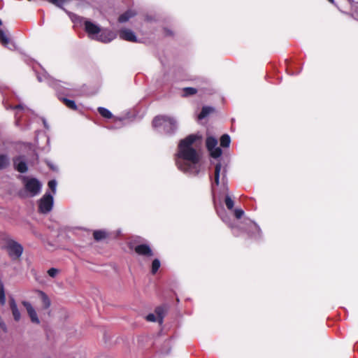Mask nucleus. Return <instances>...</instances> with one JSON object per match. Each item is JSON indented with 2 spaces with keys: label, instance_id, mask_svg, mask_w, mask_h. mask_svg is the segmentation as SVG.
Returning a JSON list of instances; mask_svg holds the SVG:
<instances>
[{
  "label": "nucleus",
  "instance_id": "nucleus-1",
  "mask_svg": "<svg viewBox=\"0 0 358 358\" xmlns=\"http://www.w3.org/2000/svg\"><path fill=\"white\" fill-rule=\"evenodd\" d=\"M198 138L196 135L191 134L181 140L176 156L178 169L190 176L198 175L201 169V156L192 147Z\"/></svg>",
  "mask_w": 358,
  "mask_h": 358
},
{
  "label": "nucleus",
  "instance_id": "nucleus-2",
  "mask_svg": "<svg viewBox=\"0 0 358 358\" xmlns=\"http://www.w3.org/2000/svg\"><path fill=\"white\" fill-rule=\"evenodd\" d=\"M228 181L227 178V170L222 169L220 163H217L215 167L214 180L212 182L211 187L213 194L218 192L220 196L224 195V203L229 210H232L234 206V201L229 194ZM215 201V197L214 196Z\"/></svg>",
  "mask_w": 358,
  "mask_h": 358
},
{
  "label": "nucleus",
  "instance_id": "nucleus-3",
  "mask_svg": "<svg viewBox=\"0 0 358 358\" xmlns=\"http://www.w3.org/2000/svg\"><path fill=\"white\" fill-rule=\"evenodd\" d=\"M152 127L159 132L171 135L177 130V120L173 117L158 115L153 119Z\"/></svg>",
  "mask_w": 358,
  "mask_h": 358
},
{
  "label": "nucleus",
  "instance_id": "nucleus-4",
  "mask_svg": "<svg viewBox=\"0 0 358 358\" xmlns=\"http://www.w3.org/2000/svg\"><path fill=\"white\" fill-rule=\"evenodd\" d=\"M22 180L24 189L29 196H35L41 192L42 184L38 179L28 176H22Z\"/></svg>",
  "mask_w": 358,
  "mask_h": 358
},
{
  "label": "nucleus",
  "instance_id": "nucleus-5",
  "mask_svg": "<svg viewBox=\"0 0 358 358\" xmlns=\"http://www.w3.org/2000/svg\"><path fill=\"white\" fill-rule=\"evenodd\" d=\"M6 250L8 252L9 257L13 260L19 259L23 252V247L22 245L12 239L7 241Z\"/></svg>",
  "mask_w": 358,
  "mask_h": 358
},
{
  "label": "nucleus",
  "instance_id": "nucleus-6",
  "mask_svg": "<svg viewBox=\"0 0 358 358\" xmlns=\"http://www.w3.org/2000/svg\"><path fill=\"white\" fill-rule=\"evenodd\" d=\"M245 226L244 231L251 237L258 238L261 236V229L259 226L250 219H245L243 221Z\"/></svg>",
  "mask_w": 358,
  "mask_h": 358
},
{
  "label": "nucleus",
  "instance_id": "nucleus-7",
  "mask_svg": "<svg viewBox=\"0 0 358 358\" xmlns=\"http://www.w3.org/2000/svg\"><path fill=\"white\" fill-rule=\"evenodd\" d=\"M38 80L39 82H45L48 85H50L53 88L56 90V91L58 93H64L62 88H64V90H69L68 87H64L62 86V82L59 80H55L52 77H50L48 74L44 73L43 75H38L37 76Z\"/></svg>",
  "mask_w": 358,
  "mask_h": 358
},
{
  "label": "nucleus",
  "instance_id": "nucleus-8",
  "mask_svg": "<svg viewBox=\"0 0 358 358\" xmlns=\"http://www.w3.org/2000/svg\"><path fill=\"white\" fill-rule=\"evenodd\" d=\"M206 148L210 155L213 158H218L222 155L221 148L217 147V140L213 136H208L206 141Z\"/></svg>",
  "mask_w": 358,
  "mask_h": 358
},
{
  "label": "nucleus",
  "instance_id": "nucleus-9",
  "mask_svg": "<svg viewBox=\"0 0 358 358\" xmlns=\"http://www.w3.org/2000/svg\"><path fill=\"white\" fill-rule=\"evenodd\" d=\"M53 206V196L46 192L39 201L38 208L42 213H49Z\"/></svg>",
  "mask_w": 358,
  "mask_h": 358
},
{
  "label": "nucleus",
  "instance_id": "nucleus-10",
  "mask_svg": "<svg viewBox=\"0 0 358 358\" xmlns=\"http://www.w3.org/2000/svg\"><path fill=\"white\" fill-rule=\"evenodd\" d=\"M134 251L145 260H150L154 255L152 249L148 244H139L136 245Z\"/></svg>",
  "mask_w": 358,
  "mask_h": 358
},
{
  "label": "nucleus",
  "instance_id": "nucleus-11",
  "mask_svg": "<svg viewBox=\"0 0 358 358\" xmlns=\"http://www.w3.org/2000/svg\"><path fill=\"white\" fill-rule=\"evenodd\" d=\"M82 20H83L85 31L91 38L94 39L96 35H97L101 31V28L97 24L92 22L90 20H85L84 18Z\"/></svg>",
  "mask_w": 358,
  "mask_h": 358
},
{
  "label": "nucleus",
  "instance_id": "nucleus-12",
  "mask_svg": "<svg viewBox=\"0 0 358 358\" xmlns=\"http://www.w3.org/2000/svg\"><path fill=\"white\" fill-rule=\"evenodd\" d=\"M115 38V34L109 30H101L96 35L95 40L107 43L112 41Z\"/></svg>",
  "mask_w": 358,
  "mask_h": 358
},
{
  "label": "nucleus",
  "instance_id": "nucleus-13",
  "mask_svg": "<svg viewBox=\"0 0 358 358\" xmlns=\"http://www.w3.org/2000/svg\"><path fill=\"white\" fill-rule=\"evenodd\" d=\"M13 166L15 169L21 173H24L28 171V166L24 156L20 155L15 157L13 159Z\"/></svg>",
  "mask_w": 358,
  "mask_h": 358
},
{
  "label": "nucleus",
  "instance_id": "nucleus-14",
  "mask_svg": "<svg viewBox=\"0 0 358 358\" xmlns=\"http://www.w3.org/2000/svg\"><path fill=\"white\" fill-rule=\"evenodd\" d=\"M22 304L26 308L27 312L30 317L31 321L33 323L39 324L40 320L38 317L37 313H36L34 308L32 306L31 303L29 301H22Z\"/></svg>",
  "mask_w": 358,
  "mask_h": 358
},
{
  "label": "nucleus",
  "instance_id": "nucleus-15",
  "mask_svg": "<svg viewBox=\"0 0 358 358\" xmlns=\"http://www.w3.org/2000/svg\"><path fill=\"white\" fill-rule=\"evenodd\" d=\"M120 38L122 40L130 41V42H136L137 37L135 35V33L129 29H122L119 32Z\"/></svg>",
  "mask_w": 358,
  "mask_h": 358
},
{
  "label": "nucleus",
  "instance_id": "nucleus-16",
  "mask_svg": "<svg viewBox=\"0 0 358 358\" xmlns=\"http://www.w3.org/2000/svg\"><path fill=\"white\" fill-rule=\"evenodd\" d=\"M0 43L10 50L15 48V44L10 41L8 34L3 29H0Z\"/></svg>",
  "mask_w": 358,
  "mask_h": 358
},
{
  "label": "nucleus",
  "instance_id": "nucleus-17",
  "mask_svg": "<svg viewBox=\"0 0 358 358\" xmlns=\"http://www.w3.org/2000/svg\"><path fill=\"white\" fill-rule=\"evenodd\" d=\"M9 306L15 321H20L21 319V313L17 307L15 300L13 297H10L9 299Z\"/></svg>",
  "mask_w": 358,
  "mask_h": 358
},
{
  "label": "nucleus",
  "instance_id": "nucleus-18",
  "mask_svg": "<svg viewBox=\"0 0 358 358\" xmlns=\"http://www.w3.org/2000/svg\"><path fill=\"white\" fill-rule=\"evenodd\" d=\"M10 165V158L6 153L0 154V171L8 169Z\"/></svg>",
  "mask_w": 358,
  "mask_h": 358
},
{
  "label": "nucleus",
  "instance_id": "nucleus-19",
  "mask_svg": "<svg viewBox=\"0 0 358 358\" xmlns=\"http://www.w3.org/2000/svg\"><path fill=\"white\" fill-rule=\"evenodd\" d=\"M218 215L222 219V220L227 224L229 227L232 229L233 233L235 236H238L239 234L238 231H236V228L234 224H232L230 222L229 217L226 215L224 212H222V213H218Z\"/></svg>",
  "mask_w": 358,
  "mask_h": 358
},
{
  "label": "nucleus",
  "instance_id": "nucleus-20",
  "mask_svg": "<svg viewBox=\"0 0 358 358\" xmlns=\"http://www.w3.org/2000/svg\"><path fill=\"white\" fill-rule=\"evenodd\" d=\"M136 12L133 10H128L125 13L120 15L118 21L121 23L127 22L130 18L136 15Z\"/></svg>",
  "mask_w": 358,
  "mask_h": 358
},
{
  "label": "nucleus",
  "instance_id": "nucleus-21",
  "mask_svg": "<svg viewBox=\"0 0 358 358\" xmlns=\"http://www.w3.org/2000/svg\"><path fill=\"white\" fill-rule=\"evenodd\" d=\"M214 111V108L210 106H203L201 113L198 115V120H201L206 118L210 113Z\"/></svg>",
  "mask_w": 358,
  "mask_h": 358
},
{
  "label": "nucleus",
  "instance_id": "nucleus-22",
  "mask_svg": "<svg viewBox=\"0 0 358 358\" xmlns=\"http://www.w3.org/2000/svg\"><path fill=\"white\" fill-rule=\"evenodd\" d=\"M165 308L162 306L156 308L155 313L157 317V322L161 324L163 322V320L165 315Z\"/></svg>",
  "mask_w": 358,
  "mask_h": 358
},
{
  "label": "nucleus",
  "instance_id": "nucleus-23",
  "mask_svg": "<svg viewBox=\"0 0 358 358\" xmlns=\"http://www.w3.org/2000/svg\"><path fill=\"white\" fill-rule=\"evenodd\" d=\"M58 97L61 101H63V103L66 105V107L74 110H77V105L74 101L68 99L64 97H62L59 95H58Z\"/></svg>",
  "mask_w": 358,
  "mask_h": 358
},
{
  "label": "nucleus",
  "instance_id": "nucleus-24",
  "mask_svg": "<svg viewBox=\"0 0 358 358\" xmlns=\"http://www.w3.org/2000/svg\"><path fill=\"white\" fill-rule=\"evenodd\" d=\"M38 294L41 296L43 308L45 309L48 308L50 306V301L47 294L42 291H38Z\"/></svg>",
  "mask_w": 358,
  "mask_h": 358
},
{
  "label": "nucleus",
  "instance_id": "nucleus-25",
  "mask_svg": "<svg viewBox=\"0 0 358 358\" xmlns=\"http://www.w3.org/2000/svg\"><path fill=\"white\" fill-rule=\"evenodd\" d=\"M231 143V138L228 134H224L220 138V145L222 148H229Z\"/></svg>",
  "mask_w": 358,
  "mask_h": 358
},
{
  "label": "nucleus",
  "instance_id": "nucleus-26",
  "mask_svg": "<svg viewBox=\"0 0 358 358\" xmlns=\"http://www.w3.org/2000/svg\"><path fill=\"white\" fill-rule=\"evenodd\" d=\"M98 111L99 113V114L105 117V118H108V119H110V118H112L113 117V114L112 113L108 110L107 108H103V107H99L98 108Z\"/></svg>",
  "mask_w": 358,
  "mask_h": 358
},
{
  "label": "nucleus",
  "instance_id": "nucleus-27",
  "mask_svg": "<svg viewBox=\"0 0 358 358\" xmlns=\"http://www.w3.org/2000/svg\"><path fill=\"white\" fill-rule=\"evenodd\" d=\"M93 236L95 240L101 241L106 237V233L102 230H97L94 231Z\"/></svg>",
  "mask_w": 358,
  "mask_h": 358
},
{
  "label": "nucleus",
  "instance_id": "nucleus-28",
  "mask_svg": "<svg viewBox=\"0 0 358 358\" xmlns=\"http://www.w3.org/2000/svg\"><path fill=\"white\" fill-rule=\"evenodd\" d=\"M160 266H161V263H160L159 259H153V261L152 262V268H151L152 273L155 274L157 272V271L159 270Z\"/></svg>",
  "mask_w": 358,
  "mask_h": 358
},
{
  "label": "nucleus",
  "instance_id": "nucleus-29",
  "mask_svg": "<svg viewBox=\"0 0 358 358\" xmlns=\"http://www.w3.org/2000/svg\"><path fill=\"white\" fill-rule=\"evenodd\" d=\"M184 96H187L189 95H192L196 93L197 90L194 87H185L183 88Z\"/></svg>",
  "mask_w": 358,
  "mask_h": 358
},
{
  "label": "nucleus",
  "instance_id": "nucleus-30",
  "mask_svg": "<svg viewBox=\"0 0 358 358\" xmlns=\"http://www.w3.org/2000/svg\"><path fill=\"white\" fill-rule=\"evenodd\" d=\"M51 3L58 6L59 8H63V5L69 1L70 0H48Z\"/></svg>",
  "mask_w": 358,
  "mask_h": 358
},
{
  "label": "nucleus",
  "instance_id": "nucleus-31",
  "mask_svg": "<svg viewBox=\"0 0 358 358\" xmlns=\"http://www.w3.org/2000/svg\"><path fill=\"white\" fill-rule=\"evenodd\" d=\"M122 121H123L122 119H115V124L108 127V129H118V128L122 127V124H123Z\"/></svg>",
  "mask_w": 358,
  "mask_h": 358
},
{
  "label": "nucleus",
  "instance_id": "nucleus-32",
  "mask_svg": "<svg viewBox=\"0 0 358 358\" xmlns=\"http://www.w3.org/2000/svg\"><path fill=\"white\" fill-rule=\"evenodd\" d=\"M6 303V296L3 285L1 286L0 289V303L3 306Z\"/></svg>",
  "mask_w": 358,
  "mask_h": 358
},
{
  "label": "nucleus",
  "instance_id": "nucleus-33",
  "mask_svg": "<svg viewBox=\"0 0 358 358\" xmlns=\"http://www.w3.org/2000/svg\"><path fill=\"white\" fill-rule=\"evenodd\" d=\"M48 187L52 191L53 194H55L57 189V181L52 180L48 182Z\"/></svg>",
  "mask_w": 358,
  "mask_h": 358
},
{
  "label": "nucleus",
  "instance_id": "nucleus-34",
  "mask_svg": "<svg viewBox=\"0 0 358 358\" xmlns=\"http://www.w3.org/2000/svg\"><path fill=\"white\" fill-rule=\"evenodd\" d=\"M58 273L59 270L55 268H51L48 271V274L52 278H55Z\"/></svg>",
  "mask_w": 358,
  "mask_h": 358
},
{
  "label": "nucleus",
  "instance_id": "nucleus-35",
  "mask_svg": "<svg viewBox=\"0 0 358 358\" xmlns=\"http://www.w3.org/2000/svg\"><path fill=\"white\" fill-rule=\"evenodd\" d=\"M244 214V211L242 209L236 208L234 210V215L237 219H240Z\"/></svg>",
  "mask_w": 358,
  "mask_h": 358
},
{
  "label": "nucleus",
  "instance_id": "nucleus-36",
  "mask_svg": "<svg viewBox=\"0 0 358 358\" xmlns=\"http://www.w3.org/2000/svg\"><path fill=\"white\" fill-rule=\"evenodd\" d=\"M146 320L148 322H156V321H157V317L156 314L150 313L146 316Z\"/></svg>",
  "mask_w": 358,
  "mask_h": 358
},
{
  "label": "nucleus",
  "instance_id": "nucleus-37",
  "mask_svg": "<svg viewBox=\"0 0 358 358\" xmlns=\"http://www.w3.org/2000/svg\"><path fill=\"white\" fill-rule=\"evenodd\" d=\"M25 106L24 104H18V105H16L15 106H9V107H8L7 108H10V109H15V110H17V109H22V110H24L25 109Z\"/></svg>",
  "mask_w": 358,
  "mask_h": 358
},
{
  "label": "nucleus",
  "instance_id": "nucleus-38",
  "mask_svg": "<svg viewBox=\"0 0 358 358\" xmlns=\"http://www.w3.org/2000/svg\"><path fill=\"white\" fill-rule=\"evenodd\" d=\"M43 124H44V127L46 128V129H48V125L45 121V120H43Z\"/></svg>",
  "mask_w": 358,
  "mask_h": 358
},
{
  "label": "nucleus",
  "instance_id": "nucleus-39",
  "mask_svg": "<svg viewBox=\"0 0 358 358\" xmlns=\"http://www.w3.org/2000/svg\"><path fill=\"white\" fill-rule=\"evenodd\" d=\"M330 3H331L334 5H336L334 0H328Z\"/></svg>",
  "mask_w": 358,
  "mask_h": 358
},
{
  "label": "nucleus",
  "instance_id": "nucleus-40",
  "mask_svg": "<svg viewBox=\"0 0 358 358\" xmlns=\"http://www.w3.org/2000/svg\"><path fill=\"white\" fill-rule=\"evenodd\" d=\"M352 17H353L355 19H357V17L354 15V14H350Z\"/></svg>",
  "mask_w": 358,
  "mask_h": 358
},
{
  "label": "nucleus",
  "instance_id": "nucleus-41",
  "mask_svg": "<svg viewBox=\"0 0 358 358\" xmlns=\"http://www.w3.org/2000/svg\"><path fill=\"white\" fill-rule=\"evenodd\" d=\"M348 1L350 3H352L354 2L353 0H348Z\"/></svg>",
  "mask_w": 358,
  "mask_h": 358
},
{
  "label": "nucleus",
  "instance_id": "nucleus-42",
  "mask_svg": "<svg viewBox=\"0 0 358 358\" xmlns=\"http://www.w3.org/2000/svg\"><path fill=\"white\" fill-rule=\"evenodd\" d=\"M50 167L51 168V169L55 170V168L52 166L50 165Z\"/></svg>",
  "mask_w": 358,
  "mask_h": 358
},
{
  "label": "nucleus",
  "instance_id": "nucleus-43",
  "mask_svg": "<svg viewBox=\"0 0 358 358\" xmlns=\"http://www.w3.org/2000/svg\"><path fill=\"white\" fill-rule=\"evenodd\" d=\"M2 24V21L0 19V26Z\"/></svg>",
  "mask_w": 358,
  "mask_h": 358
}]
</instances>
